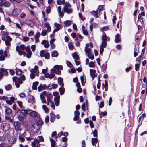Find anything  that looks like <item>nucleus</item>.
I'll return each instance as SVG.
<instances>
[{
  "mask_svg": "<svg viewBox=\"0 0 147 147\" xmlns=\"http://www.w3.org/2000/svg\"><path fill=\"white\" fill-rule=\"evenodd\" d=\"M44 57L46 59H49L50 57V54L48 52H46L45 53Z\"/></svg>",
  "mask_w": 147,
  "mask_h": 147,
  "instance_id": "51",
  "label": "nucleus"
},
{
  "mask_svg": "<svg viewBox=\"0 0 147 147\" xmlns=\"http://www.w3.org/2000/svg\"><path fill=\"white\" fill-rule=\"evenodd\" d=\"M64 23L65 25V27H67L71 24V21L70 20H67L64 22Z\"/></svg>",
  "mask_w": 147,
  "mask_h": 147,
  "instance_id": "33",
  "label": "nucleus"
},
{
  "mask_svg": "<svg viewBox=\"0 0 147 147\" xmlns=\"http://www.w3.org/2000/svg\"><path fill=\"white\" fill-rule=\"evenodd\" d=\"M50 105L53 110L55 109V107L54 102L53 101L50 103Z\"/></svg>",
  "mask_w": 147,
  "mask_h": 147,
  "instance_id": "60",
  "label": "nucleus"
},
{
  "mask_svg": "<svg viewBox=\"0 0 147 147\" xmlns=\"http://www.w3.org/2000/svg\"><path fill=\"white\" fill-rule=\"evenodd\" d=\"M102 39L103 42H104V41L106 42L107 39L108 40H109V38H108L106 36L105 34H104L103 35Z\"/></svg>",
  "mask_w": 147,
  "mask_h": 147,
  "instance_id": "35",
  "label": "nucleus"
},
{
  "mask_svg": "<svg viewBox=\"0 0 147 147\" xmlns=\"http://www.w3.org/2000/svg\"><path fill=\"white\" fill-rule=\"evenodd\" d=\"M11 4V3L9 1H5L3 3V5L6 7H9Z\"/></svg>",
  "mask_w": 147,
  "mask_h": 147,
  "instance_id": "31",
  "label": "nucleus"
},
{
  "mask_svg": "<svg viewBox=\"0 0 147 147\" xmlns=\"http://www.w3.org/2000/svg\"><path fill=\"white\" fill-rule=\"evenodd\" d=\"M23 135L26 138L28 136H31L30 133L28 131L24 132L23 134Z\"/></svg>",
  "mask_w": 147,
  "mask_h": 147,
  "instance_id": "32",
  "label": "nucleus"
},
{
  "mask_svg": "<svg viewBox=\"0 0 147 147\" xmlns=\"http://www.w3.org/2000/svg\"><path fill=\"white\" fill-rule=\"evenodd\" d=\"M54 67L56 69H63V67L61 65H55L54 66Z\"/></svg>",
  "mask_w": 147,
  "mask_h": 147,
  "instance_id": "48",
  "label": "nucleus"
},
{
  "mask_svg": "<svg viewBox=\"0 0 147 147\" xmlns=\"http://www.w3.org/2000/svg\"><path fill=\"white\" fill-rule=\"evenodd\" d=\"M40 36V34L38 32L34 36V37L39 38Z\"/></svg>",
  "mask_w": 147,
  "mask_h": 147,
  "instance_id": "61",
  "label": "nucleus"
},
{
  "mask_svg": "<svg viewBox=\"0 0 147 147\" xmlns=\"http://www.w3.org/2000/svg\"><path fill=\"white\" fill-rule=\"evenodd\" d=\"M17 103L20 108H22V102L18 101H17Z\"/></svg>",
  "mask_w": 147,
  "mask_h": 147,
  "instance_id": "56",
  "label": "nucleus"
},
{
  "mask_svg": "<svg viewBox=\"0 0 147 147\" xmlns=\"http://www.w3.org/2000/svg\"><path fill=\"white\" fill-rule=\"evenodd\" d=\"M41 100L42 102L43 103H46V101L44 96H40Z\"/></svg>",
  "mask_w": 147,
  "mask_h": 147,
  "instance_id": "52",
  "label": "nucleus"
},
{
  "mask_svg": "<svg viewBox=\"0 0 147 147\" xmlns=\"http://www.w3.org/2000/svg\"><path fill=\"white\" fill-rule=\"evenodd\" d=\"M17 117L20 121H22L24 120L25 117L22 115L21 114H20L18 115Z\"/></svg>",
  "mask_w": 147,
  "mask_h": 147,
  "instance_id": "24",
  "label": "nucleus"
},
{
  "mask_svg": "<svg viewBox=\"0 0 147 147\" xmlns=\"http://www.w3.org/2000/svg\"><path fill=\"white\" fill-rule=\"evenodd\" d=\"M107 42L106 41H102L100 47H105L106 46Z\"/></svg>",
  "mask_w": 147,
  "mask_h": 147,
  "instance_id": "55",
  "label": "nucleus"
},
{
  "mask_svg": "<svg viewBox=\"0 0 147 147\" xmlns=\"http://www.w3.org/2000/svg\"><path fill=\"white\" fill-rule=\"evenodd\" d=\"M82 29L84 34L86 36L88 35V33L87 29L83 25L82 26Z\"/></svg>",
  "mask_w": 147,
  "mask_h": 147,
  "instance_id": "21",
  "label": "nucleus"
},
{
  "mask_svg": "<svg viewBox=\"0 0 147 147\" xmlns=\"http://www.w3.org/2000/svg\"><path fill=\"white\" fill-rule=\"evenodd\" d=\"M38 84V82H35L33 83V85L32 86V89L36 90L37 89V86Z\"/></svg>",
  "mask_w": 147,
  "mask_h": 147,
  "instance_id": "25",
  "label": "nucleus"
},
{
  "mask_svg": "<svg viewBox=\"0 0 147 147\" xmlns=\"http://www.w3.org/2000/svg\"><path fill=\"white\" fill-rule=\"evenodd\" d=\"M103 5H99L98 6L97 10V12H98V13H100L101 11L103 10Z\"/></svg>",
  "mask_w": 147,
  "mask_h": 147,
  "instance_id": "37",
  "label": "nucleus"
},
{
  "mask_svg": "<svg viewBox=\"0 0 147 147\" xmlns=\"http://www.w3.org/2000/svg\"><path fill=\"white\" fill-rule=\"evenodd\" d=\"M66 64L67 66L69 67H71L73 66V65L72 63L68 61H66Z\"/></svg>",
  "mask_w": 147,
  "mask_h": 147,
  "instance_id": "59",
  "label": "nucleus"
},
{
  "mask_svg": "<svg viewBox=\"0 0 147 147\" xmlns=\"http://www.w3.org/2000/svg\"><path fill=\"white\" fill-rule=\"evenodd\" d=\"M51 9L50 6H48L46 9V13L47 14H49L51 12Z\"/></svg>",
  "mask_w": 147,
  "mask_h": 147,
  "instance_id": "53",
  "label": "nucleus"
},
{
  "mask_svg": "<svg viewBox=\"0 0 147 147\" xmlns=\"http://www.w3.org/2000/svg\"><path fill=\"white\" fill-rule=\"evenodd\" d=\"M29 110H22L20 111L21 114L25 117H26L27 114H29Z\"/></svg>",
  "mask_w": 147,
  "mask_h": 147,
  "instance_id": "14",
  "label": "nucleus"
},
{
  "mask_svg": "<svg viewBox=\"0 0 147 147\" xmlns=\"http://www.w3.org/2000/svg\"><path fill=\"white\" fill-rule=\"evenodd\" d=\"M29 40V38L28 37L24 36L22 37V40L24 42H28Z\"/></svg>",
  "mask_w": 147,
  "mask_h": 147,
  "instance_id": "43",
  "label": "nucleus"
},
{
  "mask_svg": "<svg viewBox=\"0 0 147 147\" xmlns=\"http://www.w3.org/2000/svg\"><path fill=\"white\" fill-rule=\"evenodd\" d=\"M41 34L42 36H45L47 34V31L46 30H42Z\"/></svg>",
  "mask_w": 147,
  "mask_h": 147,
  "instance_id": "57",
  "label": "nucleus"
},
{
  "mask_svg": "<svg viewBox=\"0 0 147 147\" xmlns=\"http://www.w3.org/2000/svg\"><path fill=\"white\" fill-rule=\"evenodd\" d=\"M88 65L90 67H93L94 66V62L93 61L90 62L89 63Z\"/></svg>",
  "mask_w": 147,
  "mask_h": 147,
  "instance_id": "54",
  "label": "nucleus"
},
{
  "mask_svg": "<svg viewBox=\"0 0 147 147\" xmlns=\"http://www.w3.org/2000/svg\"><path fill=\"white\" fill-rule=\"evenodd\" d=\"M72 56L73 58L76 60H78L79 59V56L77 55V53H74L72 54Z\"/></svg>",
  "mask_w": 147,
  "mask_h": 147,
  "instance_id": "34",
  "label": "nucleus"
},
{
  "mask_svg": "<svg viewBox=\"0 0 147 147\" xmlns=\"http://www.w3.org/2000/svg\"><path fill=\"white\" fill-rule=\"evenodd\" d=\"M83 38V37L82 36L79 34H78L77 38L76 39V40L77 41L78 40L80 41H81L82 40Z\"/></svg>",
  "mask_w": 147,
  "mask_h": 147,
  "instance_id": "45",
  "label": "nucleus"
},
{
  "mask_svg": "<svg viewBox=\"0 0 147 147\" xmlns=\"http://www.w3.org/2000/svg\"><path fill=\"white\" fill-rule=\"evenodd\" d=\"M38 69V66L36 65L34 66V68L30 70V72L31 73L35 74L37 76H38L39 71Z\"/></svg>",
  "mask_w": 147,
  "mask_h": 147,
  "instance_id": "8",
  "label": "nucleus"
},
{
  "mask_svg": "<svg viewBox=\"0 0 147 147\" xmlns=\"http://www.w3.org/2000/svg\"><path fill=\"white\" fill-rule=\"evenodd\" d=\"M1 69L3 74V75L6 76H8V73L7 71V69H5L3 68H2Z\"/></svg>",
  "mask_w": 147,
  "mask_h": 147,
  "instance_id": "40",
  "label": "nucleus"
},
{
  "mask_svg": "<svg viewBox=\"0 0 147 147\" xmlns=\"http://www.w3.org/2000/svg\"><path fill=\"white\" fill-rule=\"evenodd\" d=\"M55 26L56 27L55 30L58 31L61 27V25L56 23L54 24Z\"/></svg>",
  "mask_w": 147,
  "mask_h": 147,
  "instance_id": "26",
  "label": "nucleus"
},
{
  "mask_svg": "<svg viewBox=\"0 0 147 147\" xmlns=\"http://www.w3.org/2000/svg\"><path fill=\"white\" fill-rule=\"evenodd\" d=\"M26 16V14L25 13H21L20 16V17L21 18H24Z\"/></svg>",
  "mask_w": 147,
  "mask_h": 147,
  "instance_id": "64",
  "label": "nucleus"
},
{
  "mask_svg": "<svg viewBox=\"0 0 147 147\" xmlns=\"http://www.w3.org/2000/svg\"><path fill=\"white\" fill-rule=\"evenodd\" d=\"M55 74H49V73H47L45 75V77L46 78H49L50 79H51L54 77Z\"/></svg>",
  "mask_w": 147,
  "mask_h": 147,
  "instance_id": "18",
  "label": "nucleus"
},
{
  "mask_svg": "<svg viewBox=\"0 0 147 147\" xmlns=\"http://www.w3.org/2000/svg\"><path fill=\"white\" fill-rule=\"evenodd\" d=\"M19 138L20 140V142H24V141L25 140L24 138L21 136H19Z\"/></svg>",
  "mask_w": 147,
  "mask_h": 147,
  "instance_id": "58",
  "label": "nucleus"
},
{
  "mask_svg": "<svg viewBox=\"0 0 147 147\" xmlns=\"http://www.w3.org/2000/svg\"><path fill=\"white\" fill-rule=\"evenodd\" d=\"M120 35L117 34L115 37V41L116 43H118L120 42L121 39L120 37Z\"/></svg>",
  "mask_w": 147,
  "mask_h": 147,
  "instance_id": "19",
  "label": "nucleus"
},
{
  "mask_svg": "<svg viewBox=\"0 0 147 147\" xmlns=\"http://www.w3.org/2000/svg\"><path fill=\"white\" fill-rule=\"evenodd\" d=\"M40 122H42L41 121H39L37 123H34L32 125L31 127L32 132L36 134L39 131L40 128V126L39 124Z\"/></svg>",
  "mask_w": 147,
  "mask_h": 147,
  "instance_id": "3",
  "label": "nucleus"
},
{
  "mask_svg": "<svg viewBox=\"0 0 147 147\" xmlns=\"http://www.w3.org/2000/svg\"><path fill=\"white\" fill-rule=\"evenodd\" d=\"M50 121L51 122H53L55 121V115L54 114L51 113H50Z\"/></svg>",
  "mask_w": 147,
  "mask_h": 147,
  "instance_id": "29",
  "label": "nucleus"
},
{
  "mask_svg": "<svg viewBox=\"0 0 147 147\" xmlns=\"http://www.w3.org/2000/svg\"><path fill=\"white\" fill-rule=\"evenodd\" d=\"M25 50L27 53L32 52L30 48L28 47H26Z\"/></svg>",
  "mask_w": 147,
  "mask_h": 147,
  "instance_id": "62",
  "label": "nucleus"
},
{
  "mask_svg": "<svg viewBox=\"0 0 147 147\" xmlns=\"http://www.w3.org/2000/svg\"><path fill=\"white\" fill-rule=\"evenodd\" d=\"M65 2V0H59L57 1V3L58 4L61 5V4H63Z\"/></svg>",
  "mask_w": 147,
  "mask_h": 147,
  "instance_id": "46",
  "label": "nucleus"
},
{
  "mask_svg": "<svg viewBox=\"0 0 147 147\" xmlns=\"http://www.w3.org/2000/svg\"><path fill=\"white\" fill-rule=\"evenodd\" d=\"M28 114L33 118L38 117L40 116V114L37 112L32 110H29Z\"/></svg>",
  "mask_w": 147,
  "mask_h": 147,
  "instance_id": "5",
  "label": "nucleus"
},
{
  "mask_svg": "<svg viewBox=\"0 0 147 147\" xmlns=\"http://www.w3.org/2000/svg\"><path fill=\"white\" fill-rule=\"evenodd\" d=\"M90 74L93 80L94 78L96 77L97 76V74H95L96 71L94 69H90Z\"/></svg>",
  "mask_w": 147,
  "mask_h": 147,
  "instance_id": "11",
  "label": "nucleus"
},
{
  "mask_svg": "<svg viewBox=\"0 0 147 147\" xmlns=\"http://www.w3.org/2000/svg\"><path fill=\"white\" fill-rule=\"evenodd\" d=\"M26 47L25 45H21L20 46H17L16 47V50H24L25 49Z\"/></svg>",
  "mask_w": 147,
  "mask_h": 147,
  "instance_id": "20",
  "label": "nucleus"
},
{
  "mask_svg": "<svg viewBox=\"0 0 147 147\" xmlns=\"http://www.w3.org/2000/svg\"><path fill=\"white\" fill-rule=\"evenodd\" d=\"M52 97V95L51 94H47V104L48 105H50V103L53 101H52L51 98Z\"/></svg>",
  "mask_w": 147,
  "mask_h": 147,
  "instance_id": "13",
  "label": "nucleus"
},
{
  "mask_svg": "<svg viewBox=\"0 0 147 147\" xmlns=\"http://www.w3.org/2000/svg\"><path fill=\"white\" fill-rule=\"evenodd\" d=\"M28 98L29 99V100L28 101V102L29 103L33 102H34V98L32 96L30 95H29Z\"/></svg>",
  "mask_w": 147,
  "mask_h": 147,
  "instance_id": "23",
  "label": "nucleus"
},
{
  "mask_svg": "<svg viewBox=\"0 0 147 147\" xmlns=\"http://www.w3.org/2000/svg\"><path fill=\"white\" fill-rule=\"evenodd\" d=\"M20 12V10L17 8L15 9L12 13V15L14 16H18Z\"/></svg>",
  "mask_w": 147,
  "mask_h": 147,
  "instance_id": "17",
  "label": "nucleus"
},
{
  "mask_svg": "<svg viewBox=\"0 0 147 147\" xmlns=\"http://www.w3.org/2000/svg\"><path fill=\"white\" fill-rule=\"evenodd\" d=\"M61 95H63L64 93L65 89L63 87H61L59 89Z\"/></svg>",
  "mask_w": 147,
  "mask_h": 147,
  "instance_id": "44",
  "label": "nucleus"
},
{
  "mask_svg": "<svg viewBox=\"0 0 147 147\" xmlns=\"http://www.w3.org/2000/svg\"><path fill=\"white\" fill-rule=\"evenodd\" d=\"M42 108L45 112L47 113H48L49 112V109L46 105H42Z\"/></svg>",
  "mask_w": 147,
  "mask_h": 147,
  "instance_id": "36",
  "label": "nucleus"
},
{
  "mask_svg": "<svg viewBox=\"0 0 147 147\" xmlns=\"http://www.w3.org/2000/svg\"><path fill=\"white\" fill-rule=\"evenodd\" d=\"M91 49L89 47V45L88 44H86V45L85 48V51L86 54L91 53Z\"/></svg>",
  "mask_w": 147,
  "mask_h": 147,
  "instance_id": "12",
  "label": "nucleus"
},
{
  "mask_svg": "<svg viewBox=\"0 0 147 147\" xmlns=\"http://www.w3.org/2000/svg\"><path fill=\"white\" fill-rule=\"evenodd\" d=\"M68 47L69 49L72 50L74 49V46L72 42H69L68 44Z\"/></svg>",
  "mask_w": 147,
  "mask_h": 147,
  "instance_id": "50",
  "label": "nucleus"
},
{
  "mask_svg": "<svg viewBox=\"0 0 147 147\" xmlns=\"http://www.w3.org/2000/svg\"><path fill=\"white\" fill-rule=\"evenodd\" d=\"M63 10L64 12H66L68 14L71 13L73 12V9L71 8H68L65 7H64Z\"/></svg>",
  "mask_w": 147,
  "mask_h": 147,
  "instance_id": "9",
  "label": "nucleus"
},
{
  "mask_svg": "<svg viewBox=\"0 0 147 147\" xmlns=\"http://www.w3.org/2000/svg\"><path fill=\"white\" fill-rule=\"evenodd\" d=\"M98 13V12H97V11H96L94 10L91 12V13L93 14L94 16L96 18H98V16L97 14Z\"/></svg>",
  "mask_w": 147,
  "mask_h": 147,
  "instance_id": "41",
  "label": "nucleus"
},
{
  "mask_svg": "<svg viewBox=\"0 0 147 147\" xmlns=\"http://www.w3.org/2000/svg\"><path fill=\"white\" fill-rule=\"evenodd\" d=\"M16 73L17 75H20L22 74V72L21 70L18 69H16Z\"/></svg>",
  "mask_w": 147,
  "mask_h": 147,
  "instance_id": "39",
  "label": "nucleus"
},
{
  "mask_svg": "<svg viewBox=\"0 0 147 147\" xmlns=\"http://www.w3.org/2000/svg\"><path fill=\"white\" fill-rule=\"evenodd\" d=\"M5 88L7 90H9L12 88V86L10 84L5 86Z\"/></svg>",
  "mask_w": 147,
  "mask_h": 147,
  "instance_id": "38",
  "label": "nucleus"
},
{
  "mask_svg": "<svg viewBox=\"0 0 147 147\" xmlns=\"http://www.w3.org/2000/svg\"><path fill=\"white\" fill-rule=\"evenodd\" d=\"M68 71L69 73H71V71L72 73H75L76 71V70L73 67L71 69V70H69Z\"/></svg>",
  "mask_w": 147,
  "mask_h": 147,
  "instance_id": "63",
  "label": "nucleus"
},
{
  "mask_svg": "<svg viewBox=\"0 0 147 147\" xmlns=\"http://www.w3.org/2000/svg\"><path fill=\"white\" fill-rule=\"evenodd\" d=\"M5 112L8 115H10L12 113V110L10 108L7 107L5 109Z\"/></svg>",
  "mask_w": 147,
  "mask_h": 147,
  "instance_id": "30",
  "label": "nucleus"
},
{
  "mask_svg": "<svg viewBox=\"0 0 147 147\" xmlns=\"http://www.w3.org/2000/svg\"><path fill=\"white\" fill-rule=\"evenodd\" d=\"M99 114L100 115V118L102 117L103 116H105L107 114V112L106 111L105 112H100V109H99Z\"/></svg>",
  "mask_w": 147,
  "mask_h": 147,
  "instance_id": "42",
  "label": "nucleus"
},
{
  "mask_svg": "<svg viewBox=\"0 0 147 147\" xmlns=\"http://www.w3.org/2000/svg\"><path fill=\"white\" fill-rule=\"evenodd\" d=\"M102 88L103 89L105 88V91H107V90L108 88V83L107 81V80H105V83L104 84V83L102 84Z\"/></svg>",
  "mask_w": 147,
  "mask_h": 147,
  "instance_id": "22",
  "label": "nucleus"
},
{
  "mask_svg": "<svg viewBox=\"0 0 147 147\" xmlns=\"http://www.w3.org/2000/svg\"><path fill=\"white\" fill-rule=\"evenodd\" d=\"M87 56L88 57L91 59V60H93L94 58V56L93 55H92L91 53L88 54H87Z\"/></svg>",
  "mask_w": 147,
  "mask_h": 147,
  "instance_id": "47",
  "label": "nucleus"
},
{
  "mask_svg": "<svg viewBox=\"0 0 147 147\" xmlns=\"http://www.w3.org/2000/svg\"><path fill=\"white\" fill-rule=\"evenodd\" d=\"M10 127L9 124L7 123H3L1 126V129L5 131L8 130L10 128Z\"/></svg>",
  "mask_w": 147,
  "mask_h": 147,
  "instance_id": "6",
  "label": "nucleus"
},
{
  "mask_svg": "<svg viewBox=\"0 0 147 147\" xmlns=\"http://www.w3.org/2000/svg\"><path fill=\"white\" fill-rule=\"evenodd\" d=\"M60 98V96H56L54 99V100L55 102V105L56 106H59V104Z\"/></svg>",
  "mask_w": 147,
  "mask_h": 147,
  "instance_id": "15",
  "label": "nucleus"
},
{
  "mask_svg": "<svg viewBox=\"0 0 147 147\" xmlns=\"http://www.w3.org/2000/svg\"><path fill=\"white\" fill-rule=\"evenodd\" d=\"M15 98L13 97H10L9 98L7 97V98L5 100L6 103L10 105H11L13 102L14 101Z\"/></svg>",
  "mask_w": 147,
  "mask_h": 147,
  "instance_id": "10",
  "label": "nucleus"
},
{
  "mask_svg": "<svg viewBox=\"0 0 147 147\" xmlns=\"http://www.w3.org/2000/svg\"><path fill=\"white\" fill-rule=\"evenodd\" d=\"M7 53L6 51H3L2 50H0V61L4 60L5 57H7Z\"/></svg>",
  "mask_w": 147,
  "mask_h": 147,
  "instance_id": "4",
  "label": "nucleus"
},
{
  "mask_svg": "<svg viewBox=\"0 0 147 147\" xmlns=\"http://www.w3.org/2000/svg\"><path fill=\"white\" fill-rule=\"evenodd\" d=\"M14 127L16 130L20 131L22 130L21 129V124L18 121H15L14 122Z\"/></svg>",
  "mask_w": 147,
  "mask_h": 147,
  "instance_id": "7",
  "label": "nucleus"
},
{
  "mask_svg": "<svg viewBox=\"0 0 147 147\" xmlns=\"http://www.w3.org/2000/svg\"><path fill=\"white\" fill-rule=\"evenodd\" d=\"M80 79L82 85L83 86L84 85V78L83 76H80Z\"/></svg>",
  "mask_w": 147,
  "mask_h": 147,
  "instance_id": "49",
  "label": "nucleus"
},
{
  "mask_svg": "<svg viewBox=\"0 0 147 147\" xmlns=\"http://www.w3.org/2000/svg\"><path fill=\"white\" fill-rule=\"evenodd\" d=\"M44 138L42 136H39L38 138L35 139L34 142H32L31 145L32 147H40V144H39L40 142L43 141Z\"/></svg>",
  "mask_w": 147,
  "mask_h": 147,
  "instance_id": "2",
  "label": "nucleus"
},
{
  "mask_svg": "<svg viewBox=\"0 0 147 147\" xmlns=\"http://www.w3.org/2000/svg\"><path fill=\"white\" fill-rule=\"evenodd\" d=\"M58 55L57 51H54L51 52V56L53 57H56Z\"/></svg>",
  "mask_w": 147,
  "mask_h": 147,
  "instance_id": "28",
  "label": "nucleus"
},
{
  "mask_svg": "<svg viewBox=\"0 0 147 147\" xmlns=\"http://www.w3.org/2000/svg\"><path fill=\"white\" fill-rule=\"evenodd\" d=\"M12 79L13 81L15 83L16 86L17 88H18L20 86L19 83L22 84V81H24L26 78L24 75H22L19 78L16 76H14L13 77Z\"/></svg>",
  "mask_w": 147,
  "mask_h": 147,
  "instance_id": "1",
  "label": "nucleus"
},
{
  "mask_svg": "<svg viewBox=\"0 0 147 147\" xmlns=\"http://www.w3.org/2000/svg\"><path fill=\"white\" fill-rule=\"evenodd\" d=\"M51 147H55L56 143L55 140L51 138H50Z\"/></svg>",
  "mask_w": 147,
  "mask_h": 147,
  "instance_id": "27",
  "label": "nucleus"
},
{
  "mask_svg": "<svg viewBox=\"0 0 147 147\" xmlns=\"http://www.w3.org/2000/svg\"><path fill=\"white\" fill-rule=\"evenodd\" d=\"M58 84L61 87H63L64 84L63 83V79L61 77H59L58 78Z\"/></svg>",
  "mask_w": 147,
  "mask_h": 147,
  "instance_id": "16",
  "label": "nucleus"
}]
</instances>
